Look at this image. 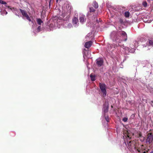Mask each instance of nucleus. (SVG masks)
Returning a JSON list of instances; mask_svg holds the SVG:
<instances>
[{"label":"nucleus","mask_w":153,"mask_h":153,"mask_svg":"<svg viewBox=\"0 0 153 153\" xmlns=\"http://www.w3.org/2000/svg\"><path fill=\"white\" fill-rule=\"evenodd\" d=\"M99 85L101 91L103 96L104 97H105L107 93V92L106 90V85L104 83H100Z\"/></svg>","instance_id":"nucleus-1"},{"label":"nucleus","mask_w":153,"mask_h":153,"mask_svg":"<svg viewBox=\"0 0 153 153\" xmlns=\"http://www.w3.org/2000/svg\"><path fill=\"white\" fill-rule=\"evenodd\" d=\"M153 141V135L152 133H148L147 135V138L146 140L147 142L149 143H151Z\"/></svg>","instance_id":"nucleus-2"},{"label":"nucleus","mask_w":153,"mask_h":153,"mask_svg":"<svg viewBox=\"0 0 153 153\" xmlns=\"http://www.w3.org/2000/svg\"><path fill=\"white\" fill-rule=\"evenodd\" d=\"M19 10L23 16L25 17L26 19L29 22L31 21V19L30 17L25 10L21 9Z\"/></svg>","instance_id":"nucleus-3"},{"label":"nucleus","mask_w":153,"mask_h":153,"mask_svg":"<svg viewBox=\"0 0 153 153\" xmlns=\"http://www.w3.org/2000/svg\"><path fill=\"white\" fill-rule=\"evenodd\" d=\"M68 11L65 13H62V16L63 17H65V16H70L71 14V7H70L69 5H68Z\"/></svg>","instance_id":"nucleus-4"},{"label":"nucleus","mask_w":153,"mask_h":153,"mask_svg":"<svg viewBox=\"0 0 153 153\" xmlns=\"http://www.w3.org/2000/svg\"><path fill=\"white\" fill-rule=\"evenodd\" d=\"M118 34L121 35L122 36L124 37L123 39V40L126 41L127 40V35L125 32L123 31H119L118 32Z\"/></svg>","instance_id":"nucleus-5"},{"label":"nucleus","mask_w":153,"mask_h":153,"mask_svg":"<svg viewBox=\"0 0 153 153\" xmlns=\"http://www.w3.org/2000/svg\"><path fill=\"white\" fill-rule=\"evenodd\" d=\"M135 150L137 151L138 152L140 153H146L148 152V151L149 150H146L145 149H143L142 148L141 149L140 148H136L135 147Z\"/></svg>","instance_id":"nucleus-6"},{"label":"nucleus","mask_w":153,"mask_h":153,"mask_svg":"<svg viewBox=\"0 0 153 153\" xmlns=\"http://www.w3.org/2000/svg\"><path fill=\"white\" fill-rule=\"evenodd\" d=\"M148 44L146 43V45H144L143 47H146L147 46H152L153 47V39H149V40Z\"/></svg>","instance_id":"nucleus-7"},{"label":"nucleus","mask_w":153,"mask_h":153,"mask_svg":"<svg viewBox=\"0 0 153 153\" xmlns=\"http://www.w3.org/2000/svg\"><path fill=\"white\" fill-rule=\"evenodd\" d=\"M78 19L77 17H74L72 19V23L73 25L76 26L77 24L78 23Z\"/></svg>","instance_id":"nucleus-8"},{"label":"nucleus","mask_w":153,"mask_h":153,"mask_svg":"<svg viewBox=\"0 0 153 153\" xmlns=\"http://www.w3.org/2000/svg\"><path fill=\"white\" fill-rule=\"evenodd\" d=\"M103 60L100 59L99 60H97L96 64L99 67H101L103 65Z\"/></svg>","instance_id":"nucleus-9"},{"label":"nucleus","mask_w":153,"mask_h":153,"mask_svg":"<svg viewBox=\"0 0 153 153\" xmlns=\"http://www.w3.org/2000/svg\"><path fill=\"white\" fill-rule=\"evenodd\" d=\"M104 114H106V113L108 112V104L104 105Z\"/></svg>","instance_id":"nucleus-10"},{"label":"nucleus","mask_w":153,"mask_h":153,"mask_svg":"<svg viewBox=\"0 0 153 153\" xmlns=\"http://www.w3.org/2000/svg\"><path fill=\"white\" fill-rule=\"evenodd\" d=\"M92 42L91 41H89L86 42L85 44V47L87 48H89L92 45Z\"/></svg>","instance_id":"nucleus-11"},{"label":"nucleus","mask_w":153,"mask_h":153,"mask_svg":"<svg viewBox=\"0 0 153 153\" xmlns=\"http://www.w3.org/2000/svg\"><path fill=\"white\" fill-rule=\"evenodd\" d=\"M129 131H127L126 134L127 137L129 138V139L131 138V137L134 135V133H130Z\"/></svg>","instance_id":"nucleus-12"},{"label":"nucleus","mask_w":153,"mask_h":153,"mask_svg":"<svg viewBox=\"0 0 153 153\" xmlns=\"http://www.w3.org/2000/svg\"><path fill=\"white\" fill-rule=\"evenodd\" d=\"M80 22L82 23H83L85 21L86 18L85 16H82L79 18Z\"/></svg>","instance_id":"nucleus-13"},{"label":"nucleus","mask_w":153,"mask_h":153,"mask_svg":"<svg viewBox=\"0 0 153 153\" xmlns=\"http://www.w3.org/2000/svg\"><path fill=\"white\" fill-rule=\"evenodd\" d=\"M93 6L96 9L98 7V4L96 1L94 2Z\"/></svg>","instance_id":"nucleus-14"},{"label":"nucleus","mask_w":153,"mask_h":153,"mask_svg":"<svg viewBox=\"0 0 153 153\" xmlns=\"http://www.w3.org/2000/svg\"><path fill=\"white\" fill-rule=\"evenodd\" d=\"M90 77L91 78V81H93L95 80V76L94 75H93L92 74H91L90 75Z\"/></svg>","instance_id":"nucleus-15"},{"label":"nucleus","mask_w":153,"mask_h":153,"mask_svg":"<svg viewBox=\"0 0 153 153\" xmlns=\"http://www.w3.org/2000/svg\"><path fill=\"white\" fill-rule=\"evenodd\" d=\"M36 21L37 23L39 25H41V24L43 22L40 19H37Z\"/></svg>","instance_id":"nucleus-16"},{"label":"nucleus","mask_w":153,"mask_h":153,"mask_svg":"<svg viewBox=\"0 0 153 153\" xmlns=\"http://www.w3.org/2000/svg\"><path fill=\"white\" fill-rule=\"evenodd\" d=\"M125 16L126 17H129V15H130V13H129V12H128V11H126L125 12Z\"/></svg>","instance_id":"nucleus-17"},{"label":"nucleus","mask_w":153,"mask_h":153,"mask_svg":"<svg viewBox=\"0 0 153 153\" xmlns=\"http://www.w3.org/2000/svg\"><path fill=\"white\" fill-rule=\"evenodd\" d=\"M128 146L129 148L130 149H131V141H128V140L127 141Z\"/></svg>","instance_id":"nucleus-18"},{"label":"nucleus","mask_w":153,"mask_h":153,"mask_svg":"<svg viewBox=\"0 0 153 153\" xmlns=\"http://www.w3.org/2000/svg\"><path fill=\"white\" fill-rule=\"evenodd\" d=\"M137 137L140 138L142 137V133L140 131H139L138 132H137Z\"/></svg>","instance_id":"nucleus-19"},{"label":"nucleus","mask_w":153,"mask_h":153,"mask_svg":"<svg viewBox=\"0 0 153 153\" xmlns=\"http://www.w3.org/2000/svg\"><path fill=\"white\" fill-rule=\"evenodd\" d=\"M103 115H104V116H105V118L106 120V121L108 122L109 120V118L108 116H106V114H104Z\"/></svg>","instance_id":"nucleus-20"},{"label":"nucleus","mask_w":153,"mask_h":153,"mask_svg":"<svg viewBox=\"0 0 153 153\" xmlns=\"http://www.w3.org/2000/svg\"><path fill=\"white\" fill-rule=\"evenodd\" d=\"M142 4L144 7H146L147 6V3L146 1H143Z\"/></svg>","instance_id":"nucleus-21"},{"label":"nucleus","mask_w":153,"mask_h":153,"mask_svg":"<svg viewBox=\"0 0 153 153\" xmlns=\"http://www.w3.org/2000/svg\"><path fill=\"white\" fill-rule=\"evenodd\" d=\"M90 12H93L95 11V10L93 7H91L90 8Z\"/></svg>","instance_id":"nucleus-22"},{"label":"nucleus","mask_w":153,"mask_h":153,"mask_svg":"<svg viewBox=\"0 0 153 153\" xmlns=\"http://www.w3.org/2000/svg\"><path fill=\"white\" fill-rule=\"evenodd\" d=\"M6 4L5 5V6L6 7H7L8 8H10V9L11 10H12V9H14V10H16V9H16V8H14V7H13L12 8H10V6H7V5H6Z\"/></svg>","instance_id":"nucleus-23"},{"label":"nucleus","mask_w":153,"mask_h":153,"mask_svg":"<svg viewBox=\"0 0 153 153\" xmlns=\"http://www.w3.org/2000/svg\"><path fill=\"white\" fill-rule=\"evenodd\" d=\"M7 4V3L6 2L3 1L2 0H0V4Z\"/></svg>","instance_id":"nucleus-24"},{"label":"nucleus","mask_w":153,"mask_h":153,"mask_svg":"<svg viewBox=\"0 0 153 153\" xmlns=\"http://www.w3.org/2000/svg\"><path fill=\"white\" fill-rule=\"evenodd\" d=\"M41 27L40 26H39L37 28V32H39L41 30Z\"/></svg>","instance_id":"nucleus-25"},{"label":"nucleus","mask_w":153,"mask_h":153,"mask_svg":"<svg viewBox=\"0 0 153 153\" xmlns=\"http://www.w3.org/2000/svg\"><path fill=\"white\" fill-rule=\"evenodd\" d=\"M123 121L124 122H126L127 121L128 118L126 117H124L123 119Z\"/></svg>","instance_id":"nucleus-26"},{"label":"nucleus","mask_w":153,"mask_h":153,"mask_svg":"<svg viewBox=\"0 0 153 153\" xmlns=\"http://www.w3.org/2000/svg\"><path fill=\"white\" fill-rule=\"evenodd\" d=\"M153 103V101H151V102H150V104H151V105H152L153 106V105H152V104Z\"/></svg>","instance_id":"nucleus-27"},{"label":"nucleus","mask_w":153,"mask_h":153,"mask_svg":"<svg viewBox=\"0 0 153 153\" xmlns=\"http://www.w3.org/2000/svg\"><path fill=\"white\" fill-rule=\"evenodd\" d=\"M119 46H120L121 47H124V45H120L119 44H118Z\"/></svg>","instance_id":"nucleus-28"},{"label":"nucleus","mask_w":153,"mask_h":153,"mask_svg":"<svg viewBox=\"0 0 153 153\" xmlns=\"http://www.w3.org/2000/svg\"><path fill=\"white\" fill-rule=\"evenodd\" d=\"M153 0H147V1L149 2V3H150L151 2V1H152Z\"/></svg>","instance_id":"nucleus-29"},{"label":"nucleus","mask_w":153,"mask_h":153,"mask_svg":"<svg viewBox=\"0 0 153 153\" xmlns=\"http://www.w3.org/2000/svg\"><path fill=\"white\" fill-rule=\"evenodd\" d=\"M120 22H123L122 20H121V19H120Z\"/></svg>","instance_id":"nucleus-30"},{"label":"nucleus","mask_w":153,"mask_h":153,"mask_svg":"<svg viewBox=\"0 0 153 153\" xmlns=\"http://www.w3.org/2000/svg\"><path fill=\"white\" fill-rule=\"evenodd\" d=\"M16 16H18L19 17V16L17 14H16Z\"/></svg>","instance_id":"nucleus-31"},{"label":"nucleus","mask_w":153,"mask_h":153,"mask_svg":"<svg viewBox=\"0 0 153 153\" xmlns=\"http://www.w3.org/2000/svg\"><path fill=\"white\" fill-rule=\"evenodd\" d=\"M58 0H56V2L57 3V2H58Z\"/></svg>","instance_id":"nucleus-32"},{"label":"nucleus","mask_w":153,"mask_h":153,"mask_svg":"<svg viewBox=\"0 0 153 153\" xmlns=\"http://www.w3.org/2000/svg\"><path fill=\"white\" fill-rule=\"evenodd\" d=\"M153 153V151H152L151 152H150V153Z\"/></svg>","instance_id":"nucleus-33"},{"label":"nucleus","mask_w":153,"mask_h":153,"mask_svg":"<svg viewBox=\"0 0 153 153\" xmlns=\"http://www.w3.org/2000/svg\"><path fill=\"white\" fill-rule=\"evenodd\" d=\"M111 108H113V106H112V105H111Z\"/></svg>","instance_id":"nucleus-34"},{"label":"nucleus","mask_w":153,"mask_h":153,"mask_svg":"<svg viewBox=\"0 0 153 153\" xmlns=\"http://www.w3.org/2000/svg\"><path fill=\"white\" fill-rule=\"evenodd\" d=\"M141 146H143V145H142Z\"/></svg>","instance_id":"nucleus-35"},{"label":"nucleus","mask_w":153,"mask_h":153,"mask_svg":"<svg viewBox=\"0 0 153 153\" xmlns=\"http://www.w3.org/2000/svg\"><path fill=\"white\" fill-rule=\"evenodd\" d=\"M50 1H51V0H50Z\"/></svg>","instance_id":"nucleus-36"}]
</instances>
